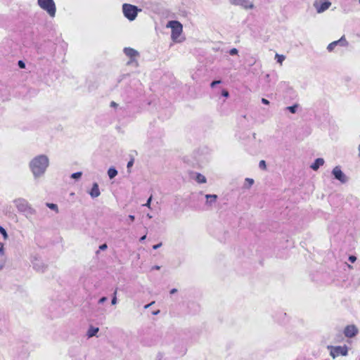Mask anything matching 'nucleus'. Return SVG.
<instances>
[{"mask_svg": "<svg viewBox=\"0 0 360 360\" xmlns=\"http://www.w3.org/2000/svg\"><path fill=\"white\" fill-rule=\"evenodd\" d=\"M49 166L50 159L45 154H39L34 156L28 163L29 169L34 180L42 178Z\"/></svg>", "mask_w": 360, "mask_h": 360, "instance_id": "f257e3e1", "label": "nucleus"}, {"mask_svg": "<svg viewBox=\"0 0 360 360\" xmlns=\"http://www.w3.org/2000/svg\"><path fill=\"white\" fill-rule=\"evenodd\" d=\"M166 27L171 29V39L174 43H182L186 37L183 35V25L176 20L169 21Z\"/></svg>", "mask_w": 360, "mask_h": 360, "instance_id": "f03ea898", "label": "nucleus"}, {"mask_svg": "<svg viewBox=\"0 0 360 360\" xmlns=\"http://www.w3.org/2000/svg\"><path fill=\"white\" fill-rule=\"evenodd\" d=\"M37 4L51 18L56 17L57 8L54 0H37Z\"/></svg>", "mask_w": 360, "mask_h": 360, "instance_id": "7ed1b4c3", "label": "nucleus"}, {"mask_svg": "<svg viewBox=\"0 0 360 360\" xmlns=\"http://www.w3.org/2000/svg\"><path fill=\"white\" fill-rule=\"evenodd\" d=\"M141 9L138 8L136 6L129 4H124L122 5V13L124 16L129 21H134Z\"/></svg>", "mask_w": 360, "mask_h": 360, "instance_id": "20e7f679", "label": "nucleus"}, {"mask_svg": "<svg viewBox=\"0 0 360 360\" xmlns=\"http://www.w3.org/2000/svg\"><path fill=\"white\" fill-rule=\"evenodd\" d=\"M13 203L17 210L20 212L26 214H32L35 212L27 200L24 198H18L13 201Z\"/></svg>", "mask_w": 360, "mask_h": 360, "instance_id": "39448f33", "label": "nucleus"}, {"mask_svg": "<svg viewBox=\"0 0 360 360\" xmlns=\"http://www.w3.org/2000/svg\"><path fill=\"white\" fill-rule=\"evenodd\" d=\"M327 349L330 352V356L333 359H336L339 356H346L348 354V347L346 345L343 346H332L328 345Z\"/></svg>", "mask_w": 360, "mask_h": 360, "instance_id": "423d86ee", "label": "nucleus"}, {"mask_svg": "<svg viewBox=\"0 0 360 360\" xmlns=\"http://www.w3.org/2000/svg\"><path fill=\"white\" fill-rule=\"evenodd\" d=\"M329 0H316L313 3V6L317 13H322L327 11L331 6Z\"/></svg>", "mask_w": 360, "mask_h": 360, "instance_id": "0eeeda50", "label": "nucleus"}, {"mask_svg": "<svg viewBox=\"0 0 360 360\" xmlns=\"http://www.w3.org/2000/svg\"><path fill=\"white\" fill-rule=\"evenodd\" d=\"M124 54L130 58L129 61H128L127 65H131L133 63H135V65H138V63L136 61V58L139 56V52L129 47H127L124 49Z\"/></svg>", "mask_w": 360, "mask_h": 360, "instance_id": "6e6552de", "label": "nucleus"}, {"mask_svg": "<svg viewBox=\"0 0 360 360\" xmlns=\"http://www.w3.org/2000/svg\"><path fill=\"white\" fill-rule=\"evenodd\" d=\"M332 174L341 184H345L348 181V177L342 171L340 166H335L332 170Z\"/></svg>", "mask_w": 360, "mask_h": 360, "instance_id": "1a4fd4ad", "label": "nucleus"}, {"mask_svg": "<svg viewBox=\"0 0 360 360\" xmlns=\"http://www.w3.org/2000/svg\"><path fill=\"white\" fill-rule=\"evenodd\" d=\"M347 45V41L344 37H342L339 40L334 41L330 43L327 46L328 52L335 51L338 46L344 47Z\"/></svg>", "mask_w": 360, "mask_h": 360, "instance_id": "9d476101", "label": "nucleus"}, {"mask_svg": "<svg viewBox=\"0 0 360 360\" xmlns=\"http://www.w3.org/2000/svg\"><path fill=\"white\" fill-rule=\"evenodd\" d=\"M358 333H359V329L354 324L347 326L345 328L344 331H343L345 336L346 338H349L356 336Z\"/></svg>", "mask_w": 360, "mask_h": 360, "instance_id": "9b49d317", "label": "nucleus"}, {"mask_svg": "<svg viewBox=\"0 0 360 360\" xmlns=\"http://www.w3.org/2000/svg\"><path fill=\"white\" fill-rule=\"evenodd\" d=\"M232 4L238 5L245 9H253L255 5L251 0H229Z\"/></svg>", "mask_w": 360, "mask_h": 360, "instance_id": "f8f14e48", "label": "nucleus"}, {"mask_svg": "<svg viewBox=\"0 0 360 360\" xmlns=\"http://www.w3.org/2000/svg\"><path fill=\"white\" fill-rule=\"evenodd\" d=\"M89 194L92 198H98L101 195L98 184L97 183L93 184L92 188L89 191Z\"/></svg>", "mask_w": 360, "mask_h": 360, "instance_id": "ddd939ff", "label": "nucleus"}, {"mask_svg": "<svg viewBox=\"0 0 360 360\" xmlns=\"http://www.w3.org/2000/svg\"><path fill=\"white\" fill-rule=\"evenodd\" d=\"M98 331H99L98 327H96L94 326H89V327L88 328V330L86 331V335L87 338L89 339L93 337L97 336Z\"/></svg>", "mask_w": 360, "mask_h": 360, "instance_id": "4468645a", "label": "nucleus"}, {"mask_svg": "<svg viewBox=\"0 0 360 360\" xmlns=\"http://www.w3.org/2000/svg\"><path fill=\"white\" fill-rule=\"evenodd\" d=\"M325 163L323 158H316L314 162L311 165L310 168L314 171H317L320 167L323 166Z\"/></svg>", "mask_w": 360, "mask_h": 360, "instance_id": "2eb2a0df", "label": "nucleus"}, {"mask_svg": "<svg viewBox=\"0 0 360 360\" xmlns=\"http://www.w3.org/2000/svg\"><path fill=\"white\" fill-rule=\"evenodd\" d=\"M205 198L207 199L206 204L211 205L217 201V195L215 194H207Z\"/></svg>", "mask_w": 360, "mask_h": 360, "instance_id": "dca6fc26", "label": "nucleus"}, {"mask_svg": "<svg viewBox=\"0 0 360 360\" xmlns=\"http://www.w3.org/2000/svg\"><path fill=\"white\" fill-rule=\"evenodd\" d=\"M195 180L199 184H205L207 181L206 177L201 174H196Z\"/></svg>", "mask_w": 360, "mask_h": 360, "instance_id": "f3484780", "label": "nucleus"}, {"mask_svg": "<svg viewBox=\"0 0 360 360\" xmlns=\"http://www.w3.org/2000/svg\"><path fill=\"white\" fill-rule=\"evenodd\" d=\"M108 175L110 179L115 178L117 175V171L115 167H110L108 170Z\"/></svg>", "mask_w": 360, "mask_h": 360, "instance_id": "a211bd4d", "label": "nucleus"}, {"mask_svg": "<svg viewBox=\"0 0 360 360\" xmlns=\"http://www.w3.org/2000/svg\"><path fill=\"white\" fill-rule=\"evenodd\" d=\"M254 179L251 178H246L245 179L243 187L245 188L249 189L254 184Z\"/></svg>", "mask_w": 360, "mask_h": 360, "instance_id": "6ab92c4d", "label": "nucleus"}, {"mask_svg": "<svg viewBox=\"0 0 360 360\" xmlns=\"http://www.w3.org/2000/svg\"><path fill=\"white\" fill-rule=\"evenodd\" d=\"M275 59L276 60V61L280 64V65H282L283 62L285 60V56L284 55H281V54H278V53H276L275 55Z\"/></svg>", "mask_w": 360, "mask_h": 360, "instance_id": "aec40b11", "label": "nucleus"}, {"mask_svg": "<svg viewBox=\"0 0 360 360\" xmlns=\"http://www.w3.org/2000/svg\"><path fill=\"white\" fill-rule=\"evenodd\" d=\"M46 206H47L49 209H51V210H52L55 211L56 213H58V205H57L56 204H54V203H49V202H48V203H46Z\"/></svg>", "mask_w": 360, "mask_h": 360, "instance_id": "412c9836", "label": "nucleus"}, {"mask_svg": "<svg viewBox=\"0 0 360 360\" xmlns=\"http://www.w3.org/2000/svg\"><path fill=\"white\" fill-rule=\"evenodd\" d=\"M0 233H1V235L3 236V238L4 240H7L8 239V234H7V232L5 230L4 228H3L2 226H0Z\"/></svg>", "mask_w": 360, "mask_h": 360, "instance_id": "4be33fe9", "label": "nucleus"}, {"mask_svg": "<svg viewBox=\"0 0 360 360\" xmlns=\"http://www.w3.org/2000/svg\"><path fill=\"white\" fill-rule=\"evenodd\" d=\"M297 107H298L297 105H294L292 106L288 107L287 110H289L291 113L294 114L297 112Z\"/></svg>", "mask_w": 360, "mask_h": 360, "instance_id": "5701e85b", "label": "nucleus"}, {"mask_svg": "<svg viewBox=\"0 0 360 360\" xmlns=\"http://www.w3.org/2000/svg\"><path fill=\"white\" fill-rule=\"evenodd\" d=\"M82 173L81 172H75V173L72 174L71 178L75 179H78L82 176Z\"/></svg>", "mask_w": 360, "mask_h": 360, "instance_id": "b1692460", "label": "nucleus"}, {"mask_svg": "<svg viewBox=\"0 0 360 360\" xmlns=\"http://www.w3.org/2000/svg\"><path fill=\"white\" fill-rule=\"evenodd\" d=\"M259 167L263 170L266 169V164L264 160H260L259 162Z\"/></svg>", "mask_w": 360, "mask_h": 360, "instance_id": "393cba45", "label": "nucleus"}, {"mask_svg": "<svg viewBox=\"0 0 360 360\" xmlns=\"http://www.w3.org/2000/svg\"><path fill=\"white\" fill-rule=\"evenodd\" d=\"M238 49H236V48H233V49H231L229 51V53H230V55H231V56L237 55V54H238Z\"/></svg>", "mask_w": 360, "mask_h": 360, "instance_id": "a878e982", "label": "nucleus"}, {"mask_svg": "<svg viewBox=\"0 0 360 360\" xmlns=\"http://www.w3.org/2000/svg\"><path fill=\"white\" fill-rule=\"evenodd\" d=\"M151 200H152V196H150L147 202L144 204V206L148 207V208H150V202H151Z\"/></svg>", "mask_w": 360, "mask_h": 360, "instance_id": "bb28decb", "label": "nucleus"}, {"mask_svg": "<svg viewBox=\"0 0 360 360\" xmlns=\"http://www.w3.org/2000/svg\"><path fill=\"white\" fill-rule=\"evenodd\" d=\"M111 303L112 305H115L117 304V297H116V291L115 292V295L112 299Z\"/></svg>", "mask_w": 360, "mask_h": 360, "instance_id": "cd10ccee", "label": "nucleus"}, {"mask_svg": "<svg viewBox=\"0 0 360 360\" xmlns=\"http://www.w3.org/2000/svg\"><path fill=\"white\" fill-rule=\"evenodd\" d=\"M220 83H221V81H220V80L213 81V82L211 83L210 86H211V87H212V88H213V87H214L217 84H220Z\"/></svg>", "mask_w": 360, "mask_h": 360, "instance_id": "c85d7f7f", "label": "nucleus"}, {"mask_svg": "<svg viewBox=\"0 0 360 360\" xmlns=\"http://www.w3.org/2000/svg\"><path fill=\"white\" fill-rule=\"evenodd\" d=\"M221 94H222L223 96H224L226 98L229 97V94L228 91H226V89H224L222 91Z\"/></svg>", "mask_w": 360, "mask_h": 360, "instance_id": "c756f323", "label": "nucleus"}, {"mask_svg": "<svg viewBox=\"0 0 360 360\" xmlns=\"http://www.w3.org/2000/svg\"><path fill=\"white\" fill-rule=\"evenodd\" d=\"M261 101L264 105H269V101L267 99H266V98H262Z\"/></svg>", "mask_w": 360, "mask_h": 360, "instance_id": "7c9ffc66", "label": "nucleus"}, {"mask_svg": "<svg viewBox=\"0 0 360 360\" xmlns=\"http://www.w3.org/2000/svg\"><path fill=\"white\" fill-rule=\"evenodd\" d=\"M107 248H108V246L106 244H103V245H100L99 249L101 250H105L107 249Z\"/></svg>", "mask_w": 360, "mask_h": 360, "instance_id": "2f4dec72", "label": "nucleus"}, {"mask_svg": "<svg viewBox=\"0 0 360 360\" xmlns=\"http://www.w3.org/2000/svg\"><path fill=\"white\" fill-rule=\"evenodd\" d=\"M106 300H107V298L105 297H103L98 300V303L102 304V303L105 302Z\"/></svg>", "mask_w": 360, "mask_h": 360, "instance_id": "473e14b6", "label": "nucleus"}, {"mask_svg": "<svg viewBox=\"0 0 360 360\" xmlns=\"http://www.w3.org/2000/svg\"><path fill=\"white\" fill-rule=\"evenodd\" d=\"M161 246H162V243H158V244L154 245L153 246V248L154 250H157L158 248H160Z\"/></svg>", "mask_w": 360, "mask_h": 360, "instance_id": "72a5a7b5", "label": "nucleus"}, {"mask_svg": "<svg viewBox=\"0 0 360 360\" xmlns=\"http://www.w3.org/2000/svg\"><path fill=\"white\" fill-rule=\"evenodd\" d=\"M4 254V245L3 243H0V255Z\"/></svg>", "mask_w": 360, "mask_h": 360, "instance_id": "f704fd0d", "label": "nucleus"}, {"mask_svg": "<svg viewBox=\"0 0 360 360\" xmlns=\"http://www.w3.org/2000/svg\"><path fill=\"white\" fill-rule=\"evenodd\" d=\"M18 65H19L20 68H25V63L22 61H21V60H20L18 62Z\"/></svg>", "mask_w": 360, "mask_h": 360, "instance_id": "c9c22d12", "label": "nucleus"}, {"mask_svg": "<svg viewBox=\"0 0 360 360\" xmlns=\"http://www.w3.org/2000/svg\"><path fill=\"white\" fill-rule=\"evenodd\" d=\"M134 164V161L133 160H130L128 163H127V168H130Z\"/></svg>", "mask_w": 360, "mask_h": 360, "instance_id": "e433bc0d", "label": "nucleus"}, {"mask_svg": "<svg viewBox=\"0 0 360 360\" xmlns=\"http://www.w3.org/2000/svg\"><path fill=\"white\" fill-rule=\"evenodd\" d=\"M349 259L350 262H354L356 261V257L354 256H350Z\"/></svg>", "mask_w": 360, "mask_h": 360, "instance_id": "4c0bfd02", "label": "nucleus"}, {"mask_svg": "<svg viewBox=\"0 0 360 360\" xmlns=\"http://www.w3.org/2000/svg\"><path fill=\"white\" fill-rule=\"evenodd\" d=\"M160 266H158V265L152 267V270H160Z\"/></svg>", "mask_w": 360, "mask_h": 360, "instance_id": "58836bf2", "label": "nucleus"}, {"mask_svg": "<svg viewBox=\"0 0 360 360\" xmlns=\"http://www.w3.org/2000/svg\"><path fill=\"white\" fill-rule=\"evenodd\" d=\"M177 290L176 288H173L170 290V294H174L176 292Z\"/></svg>", "mask_w": 360, "mask_h": 360, "instance_id": "ea45409f", "label": "nucleus"}, {"mask_svg": "<svg viewBox=\"0 0 360 360\" xmlns=\"http://www.w3.org/2000/svg\"><path fill=\"white\" fill-rule=\"evenodd\" d=\"M129 219L131 221H133L134 220V215H129Z\"/></svg>", "mask_w": 360, "mask_h": 360, "instance_id": "a19ab883", "label": "nucleus"}, {"mask_svg": "<svg viewBox=\"0 0 360 360\" xmlns=\"http://www.w3.org/2000/svg\"><path fill=\"white\" fill-rule=\"evenodd\" d=\"M153 303H154V302H151V303H150V304H146V305L145 306V308H146V309H147V308H148V307H150V306H151Z\"/></svg>", "mask_w": 360, "mask_h": 360, "instance_id": "79ce46f5", "label": "nucleus"}, {"mask_svg": "<svg viewBox=\"0 0 360 360\" xmlns=\"http://www.w3.org/2000/svg\"><path fill=\"white\" fill-rule=\"evenodd\" d=\"M146 236L145 235V236H142V237L140 238V240H141V241H143V240H144L146 239Z\"/></svg>", "mask_w": 360, "mask_h": 360, "instance_id": "37998d69", "label": "nucleus"}, {"mask_svg": "<svg viewBox=\"0 0 360 360\" xmlns=\"http://www.w3.org/2000/svg\"><path fill=\"white\" fill-rule=\"evenodd\" d=\"M116 105H117V104H116L115 102H112V103H111V105H112V106H115Z\"/></svg>", "mask_w": 360, "mask_h": 360, "instance_id": "c03bdc74", "label": "nucleus"}, {"mask_svg": "<svg viewBox=\"0 0 360 360\" xmlns=\"http://www.w3.org/2000/svg\"><path fill=\"white\" fill-rule=\"evenodd\" d=\"M147 217H148L149 219H151V218H152V216H151L150 214H147Z\"/></svg>", "mask_w": 360, "mask_h": 360, "instance_id": "a18cd8bd", "label": "nucleus"}, {"mask_svg": "<svg viewBox=\"0 0 360 360\" xmlns=\"http://www.w3.org/2000/svg\"><path fill=\"white\" fill-rule=\"evenodd\" d=\"M359 3L360 4V0H359Z\"/></svg>", "mask_w": 360, "mask_h": 360, "instance_id": "49530a36", "label": "nucleus"}]
</instances>
